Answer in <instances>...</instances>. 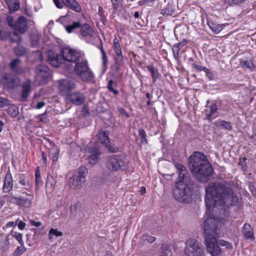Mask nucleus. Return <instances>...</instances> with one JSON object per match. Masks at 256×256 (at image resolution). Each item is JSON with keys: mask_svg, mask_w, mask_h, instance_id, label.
<instances>
[{"mask_svg": "<svg viewBox=\"0 0 256 256\" xmlns=\"http://www.w3.org/2000/svg\"><path fill=\"white\" fill-rule=\"evenodd\" d=\"M6 22L10 28L12 29L14 26V17L12 16H8L6 18Z\"/></svg>", "mask_w": 256, "mask_h": 256, "instance_id": "obj_47", "label": "nucleus"}, {"mask_svg": "<svg viewBox=\"0 0 256 256\" xmlns=\"http://www.w3.org/2000/svg\"><path fill=\"white\" fill-rule=\"evenodd\" d=\"M147 68L152 74L153 82H155L160 76L158 69L156 68L152 64L148 65Z\"/></svg>", "mask_w": 256, "mask_h": 256, "instance_id": "obj_34", "label": "nucleus"}, {"mask_svg": "<svg viewBox=\"0 0 256 256\" xmlns=\"http://www.w3.org/2000/svg\"><path fill=\"white\" fill-rule=\"evenodd\" d=\"M35 54L37 60H39L40 62H42L43 60L42 54L40 50H37L36 51Z\"/></svg>", "mask_w": 256, "mask_h": 256, "instance_id": "obj_51", "label": "nucleus"}, {"mask_svg": "<svg viewBox=\"0 0 256 256\" xmlns=\"http://www.w3.org/2000/svg\"><path fill=\"white\" fill-rule=\"evenodd\" d=\"M194 185L181 184L180 182L176 183V186L172 192L174 198L180 202L188 204L192 202V196L194 193Z\"/></svg>", "mask_w": 256, "mask_h": 256, "instance_id": "obj_3", "label": "nucleus"}, {"mask_svg": "<svg viewBox=\"0 0 256 256\" xmlns=\"http://www.w3.org/2000/svg\"><path fill=\"white\" fill-rule=\"evenodd\" d=\"M54 4L58 8H62V4L60 2V0H54Z\"/></svg>", "mask_w": 256, "mask_h": 256, "instance_id": "obj_64", "label": "nucleus"}, {"mask_svg": "<svg viewBox=\"0 0 256 256\" xmlns=\"http://www.w3.org/2000/svg\"><path fill=\"white\" fill-rule=\"evenodd\" d=\"M184 254L187 256H204V250L201 243L194 238L188 239L185 242Z\"/></svg>", "mask_w": 256, "mask_h": 256, "instance_id": "obj_4", "label": "nucleus"}, {"mask_svg": "<svg viewBox=\"0 0 256 256\" xmlns=\"http://www.w3.org/2000/svg\"><path fill=\"white\" fill-rule=\"evenodd\" d=\"M47 60L50 65L56 68L59 67L65 62L64 58L62 54H58L52 50L48 52Z\"/></svg>", "mask_w": 256, "mask_h": 256, "instance_id": "obj_13", "label": "nucleus"}, {"mask_svg": "<svg viewBox=\"0 0 256 256\" xmlns=\"http://www.w3.org/2000/svg\"><path fill=\"white\" fill-rule=\"evenodd\" d=\"M80 34L83 36H92L94 31L93 28L88 24H81Z\"/></svg>", "mask_w": 256, "mask_h": 256, "instance_id": "obj_24", "label": "nucleus"}, {"mask_svg": "<svg viewBox=\"0 0 256 256\" xmlns=\"http://www.w3.org/2000/svg\"><path fill=\"white\" fill-rule=\"evenodd\" d=\"M13 181L10 170H8L4 178V182L2 187L4 192H10L12 188Z\"/></svg>", "mask_w": 256, "mask_h": 256, "instance_id": "obj_20", "label": "nucleus"}, {"mask_svg": "<svg viewBox=\"0 0 256 256\" xmlns=\"http://www.w3.org/2000/svg\"><path fill=\"white\" fill-rule=\"evenodd\" d=\"M170 248V246L167 244H162V249L163 252H166Z\"/></svg>", "mask_w": 256, "mask_h": 256, "instance_id": "obj_62", "label": "nucleus"}, {"mask_svg": "<svg viewBox=\"0 0 256 256\" xmlns=\"http://www.w3.org/2000/svg\"><path fill=\"white\" fill-rule=\"evenodd\" d=\"M26 250V248L24 246H18L13 254V256H19Z\"/></svg>", "mask_w": 256, "mask_h": 256, "instance_id": "obj_43", "label": "nucleus"}, {"mask_svg": "<svg viewBox=\"0 0 256 256\" xmlns=\"http://www.w3.org/2000/svg\"><path fill=\"white\" fill-rule=\"evenodd\" d=\"M18 176V182L22 186H24V188L26 190V192H22V193L23 194H25L27 196H30V194L32 193V191L31 190L32 188V184L31 183L26 179V177L24 174H20Z\"/></svg>", "mask_w": 256, "mask_h": 256, "instance_id": "obj_19", "label": "nucleus"}, {"mask_svg": "<svg viewBox=\"0 0 256 256\" xmlns=\"http://www.w3.org/2000/svg\"><path fill=\"white\" fill-rule=\"evenodd\" d=\"M210 112H211V113L215 114L218 111V106L216 104H212L210 106Z\"/></svg>", "mask_w": 256, "mask_h": 256, "instance_id": "obj_54", "label": "nucleus"}, {"mask_svg": "<svg viewBox=\"0 0 256 256\" xmlns=\"http://www.w3.org/2000/svg\"><path fill=\"white\" fill-rule=\"evenodd\" d=\"M76 82L72 79H63L59 81L58 89L60 92L65 94L71 92L70 91L75 89Z\"/></svg>", "mask_w": 256, "mask_h": 256, "instance_id": "obj_14", "label": "nucleus"}, {"mask_svg": "<svg viewBox=\"0 0 256 256\" xmlns=\"http://www.w3.org/2000/svg\"><path fill=\"white\" fill-rule=\"evenodd\" d=\"M111 1H112V3L113 4L114 8L116 10H117L118 8L120 6V0H111Z\"/></svg>", "mask_w": 256, "mask_h": 256, "instance_id": "obj_53", "label": "nucleus"}, {"mask_svg": "<svg viewBox=\"0 0 256 256\" xmlns=\"http://www.w3.org/2000/svg\"><path fill=\"white\" fill-rule=\"evenodd\" d=\"M22 37L16 32H14L12 36L10 38V40L12 42L20 43L22 41Z\"/></svg>", "mask_w": 256, "mask_h": 256, "instance_id": "obj_38", "label": "nucleus"}, {"mask_svg": "<svg viewBox=\"0 0 256 256\" xmlns=\"http://www.w3.org/2000/svg\"><path fill=\"white\" fill-rule=\"evenodd\" d=\"M102 60L103 64H104V66H106L108 62L107 56H106V52L103 51L102 52Z\"/></svg>", "mask_w": 256, "mask_h": 256, "instance_id": "obj_52", "label": "nucleus"}, {"mask_svg": "<svg viewBox=\"0 0 256 256\" xmlns=\"http://www.w3.org/2000/svg\"><path fill=\"white\" fill-rule=\"evenodd\" d=\"M80 26L81 23L80 21L74 22L71 24L66 26V29L68 33H71L74 30L80 28Z\"/></svg>", "mask_w": 256, "mask_h": 256, "instance_id": "obj_35", "label": "nucleus"}, {"mask_svg": "<svg viewBox=\"0 0 256 256\" xmlns=\"http://www.w3.org/2000/svg\"><path fill=\"white\" fill-rule=\"evenodd\" d=\"M208 24L215 34L219 33L223 29V26L222 24H218L213 21H208Z\"/></svg>", "mask_w": 256, "mask_h": 256, "instance_id": "obj_31", "label": "nucleus"}, {"mask_svg": "<svg viewBox=\"0 0 256 256\" xmlns=\"http://www.w3.org/2000/svg\"><path fill=\"white\" fill-rule=\"evenodd\" d=\"M8 112L11 116L16 118L19 114L18 108L14 106H10L8 109Z\"/></svg>", "mask_w": 256, "mask_h": 256, "instance_id": "obj_36", "label": "nucleus"}, {"mask_svg": "<svg viewBox=\"0 0 256 256\" xmlns=\"http://www.w3.org/2000/svg\"><path fill=\"white\" fill-rule=\"evenodd\" d=\"M36 74L44 78H46L50 76V70L49 68L44 65H40L35 70Z\"/></svg>", "mask_w": 256, "mask_h": 256, "instance_id": "obj_21", "label": "nucleus"}, {"mask_svg": "<svg viewBox=\"0 0 256 256\" xmlns=\"http://www.w3.org/2000/svg\"><path fill=\"white\" fill-rule=\"evenodd\" d=\"M74 71L76 74L84 82L92 81L94 78V74L85 60L75 63Z\"/></svg>", "mask_w": 256, "mask_h": 256, "instance_id": "obj_6", "label": "nucleus"}, {"mask_svg": "<svg viewBox=\"0 0 256 256\" xmlns=\"http://www.w3.org/2000/svg\"><path fill=\"white\" fill-rule=\"evenodd\" d=\"M45 102L43 101L39 102L36 104V108L38 109H40L42 108L45 105Z\"/></svg>", "mask_w": 256, "mask_h": 256, "instance_id": "obj_63", "label": "nucleus"}, {"mask_svg": "<svg viewBox=\"0 0 256 256\" xmlns=\"http://www.w3.org/2000/svg\"><path fill=\"white\" fill-rule=\"evenodd\" d=\"M58 152H54L52 156V160L54 162L57 161L58 160Z\"/></svg>", "mask_w": 256, "mask_h": 256, "instance_id": "obj_61", "label": "nucleus"}, {"mask_svg": "<svg viewBox=\"0 0 256 256\" xmlns=\"http://www.w3.org/2000/svg\"><path fill=\"white\" fill-rule=\"evenodd\" d=\"M62 1L64 4L72 10L76 12H79L81 10L80 6L76 0H62Z\"/></svg>", "mask_w": 256, "mask_h": 256, "instance_id": "obj_23", "label": "nucleus"}, {"mask_svg": "<svg viewBox=\"0 0 256 256\" xmlns=\"http://www.w3.org/2000/svg\"><path fill=\"white\" fill-rule=\"evenodd\" d=\"M6 2L10 13L14 12L19 9L20 2L18 0H6Z\"/></svg>", "mask_w": 256, "mask_h": 256, "instance_id": "obj_26", "label": "nucleus"}, {"mask_svg": "<svg viewBox=\"0 0 256 256\" xmlns=\"http://www.w3.org/2000/svg\"><path fill=\"white\" fill-rule=\"evenodd\" d=\"M12 30L20 34H25L28 30L27 20L24 16H19L14 22Z\"/></svg>", "mask_w": 256, "mask_h": 256, "instance_id": "obj_16", "label": "nucleus"}, {"mask_svg": "<svg viewBox=\"0 0 256 256\" xmlns=\"http://www.w3.org/2000/svg\"><path fill=\"white\" fill-rule=\"evenodd\" d=\"M62 232H61L58 231L56 229H54L53 228H51L48 233V238L50 240L52 239V236H55L56 237L62 236Z\"/></svg>", "mask_w": 256, "mask_h": 256, "instance_id": "obj_39", "label": "nucleus"}, {"mask_svg": "<svg viewBox=\"0 0 256 256\" xmlns=\"http://www.w3.org/2000/svg\"><path fill=\"white\" fill-rule=\"evenodd\" d=\"M40 38V34L37 32H33L30 34V44L32 47L38 45Z\"/></svg>", "mask_w": 256, "mask_h": 256, "instance_id": "obj_28", "label": "nucleus"}, {"mask_svg": "<svg viewBox=\"0 0 256 256\" xmlns=\"http://www.w3.org/2000/svg\"><path fill=\"white\" fill-rule=\"evenodd\" d=\"M28 198L20 196H12V202L18 206L29 208L32 203V196H28Z\"/></svg>", "mask_w": 256, "mask_h": 256, "instance_id": "obj_18", "label": "nucleus"}, {"mask_svg": "<svg viewBox=\"0 0 256 256\" xmlns=\"http://www.w3.org/2000/svg\"><path fill=\"white\" fill-rule=\"evenodd\" d=\"M61 53L64 58L65 61L76 63L81 57L80 52L70 48L69 47H66L62 49Z\"/></svg>", "mask_w": 256, "mask_h": 256, "instance_id": "obj_11", "label": "nucleus"}, {"mask_svg": "<svg viewBox=\"0 0 256 256\" xmlns=\"http://www.w3.org/2000/svg\"><path fill=\"white\" fill-rule=\"evenodd\" d=\"M141 240L144 241H147L148 242L152 243L154 242L156 240V238L154 236H150L148 234H144L142 237Z\"/></svg>", "mask_w": 256, "mask_h": 256, "instance_id": "obj_41", "label": "nucleus"}, {"mask_svg": "<svg viewBox=\"0 0 256 256\" xmlns=\"http://www.w3.org/2000/svg\"><path fill=\"white\" fill-rule=\"evenodd\" d=\"M218 238V236L212 238L208 236L205 238L204 243L206 251L212 256H218L221 254L222 250L219 246Z\"/></svg>", "mask_w": 256, "mask_h": 256, "instance_id": "obj_9", "label": "nucleus"}, {"mask_svg": "<svg viewBox=\"0 0 256 256\" xmlns=\"http://www.w3.org/2000/svg\"><path fill=\"white\" fill-rule=\"evenodd\" d=\"M174 12V10L171 6H168L166 8L162 10L160 13L162 15H168L171 16Z\"/></svg>", "mask_w": 256, "mask_h": 256, "instance_id": "obj_44", "label": "nucleus"}, {"mask_svg": "<svg viewBox=\"0 0 256 256\" xmlns=\"http://www.w3.org/2000/svg\"><path fill=\"white\" fill-rule=\"evenodd\" d=\"M90 152L92 154H96V156L100 154V152L99 150H98L96 147H92L90 148Z\"/></svg>", "mask_w": 256, "mask_h": 256, "instance_id": "obj_59", "label": "nucleus"}, {"mask_svg": "<svg viewBox=\"0 0 256 256\" xmlns=\"http://www.w3.org/2000/svg\"><path fill=\"white\" fill-rule=\"evenodd\" d=\"M214 124L217 128H222L227 130H231L232 129L230 122L224 120L216 121Z\"/></svg>", "mask_w": 256, "mask_h": 256, "instance_id": "obj_32", "label": "nucleus"}, {"mask_svg": "<svg viewBox=\"0 0 256 256\" xmlns=\"http://www.w3.org/2000/svg\"><path fill=\"white\" fill-rule=\"evenodd\" d=\"M2 80L4 85L9 88H14L18 86L16 78L10 74H4L2 76Z\"/></svg>", "mask_w": 256, "mask_h": 256, "instance_id": "obj_17", "label": "nucleus"}, {"mask_svg": "<svg viewBox=\"0 0 256 256\" xmlns=\"http://www.w3.org/2000/svg\"><path fill=\"white\" fill-rule=\"evenodd\" d=\"M175 166L178 172V180L177 182H180L181 184H187L188 183L190 185H194V182L191 180L190 174L184 166L176 164Z\"/></svg>", "mask_w": 256, "mask_h": 256, "instance_id": "obj_12", "label": "nucleus"}, {"mask_svg": "<svg viewBox=\"0 0 256 256\" xmlns=\"http://www.w3.org/2000/svg\"><path fill=\"white\" fill-rule=\"evenodd\" d=\"M36 179V188L38 190L40 188V184H42L41 178H35Z\"/></svg>", "mask_w": 256, "mask_h": 256, "instance_id": "obj_58", "label": "nucleus"}, {"mask_svg": "<svg viewBox=\"0 0 256 256\" xmlns=\"http://www.w3.org/2000/svg\"><path fill=\"white\" fill-rule=\"evenodd\" d=\"M188 166L200 182H207L214 172V169L206 156L198 152H194L188 158Z\"/></svg>", "mask_w": 256, "mask_h": 256, "instance_id": "obj_2", "label": "nucleus"}, {"mask_svg": "<svg viewBox=\"0 0 256 256\" xmlns=\"http://www.w3.org/2000/svg\"><path fill=\"white\" fill-rule=\"evenodd\" d=\"M219 222L212 218H206L203 223L205 238L218 236L217 229Z\"/></svg>", "mask_w": 256, "mask_h": 256, "instance_id": "obj_7", "label": "nucleus"}, {"mask_svg": "<svg viewBox=\"0 0 256 256\" xmlns=\"http://www.w3.org/2000/svg\"><path fill=\"white\" fill-rule=\"evenodd\" d=\"M9 34L5 30L0 29V40H5L8 38Z\"/></svg>", "mask_w": 256, "mask_h": 256, "instance_id": "obj_49", "label": "nucleus"}, {"mask_svg": "<svg viewBox=\"0 0 256 256\" xmlns=\"http://www.w3.org/2000/svg\"><path fill=\"white\" fill-rule=\"evenodd\" d=\"M242 233L244 238L246 239L254 240V236L253 232V228L252 226L248 224H245L242 228Z\"/></svg>", "mask_w": 256, "mask_h": 256, "instance_id": "obj_22", "label": "nucleus"}, {"mask_svg": "<svg viewBox=\"0 0 256 256\" xmlns=\"http://www.w3.org/2000/svg\"><path fill=\"white\" fill-rule=\"evenodd\" d=\"M14 52L17 56H22L26 54L27 50L23 46L18 45L14 48Z\"/></svg>", "mask_w": 256, "mask_h": 256, "instance_id": "obj_33", "label": "nucleus"}, {"mask_svg": "<svg viewBox=\"0 0 256 256\" xmlns=\"http://www.w3.org/2000/svg\"><path fill=\"white\" fill-rule=\"evenodd\" d=\"M8 100L2 98H0V108H2L7 104Z\"/></svg>", "mask_w": 256, "mask_h": 256, "instance_id": "obj_57", "label": "nucleus"}, {"mask_svg": "<svg viewBox=\"0 0 256 256\" xmlns=\"http://www.w3.org/2000/svg\"><path fill=\"white\" fill-rule=\"evenodd\" d=\"M114 53L117 56V58H116V64H118L119 62H122L123 61L124 56L122 54V48L120 44L116 46H114Z\"/></svg>", "mask_w": 256, "mask_h": 256, "instance_id": "obj_30", "label": "nucleus"}, {"mask_svg": "<svg viewBox=\"0 0 256 256\" xmlns=\"http://www.w3.org/2000/svg\"><path fill=\"white\" fill-rule=\"evenodd\" d=\"M46 192L47 193L51 194L54 191V186L52 183L46 182Z\"/></svg>", "mask_w": 256, "mask_h": 256, "instance_id": "obj_50", "label": "nucleus"}, {"mask_svg": "<svg viewBox=\"0 0 256 256\" xmlns=\"http://www.w3.org/2000/svg\"><path fill=\"white\" fill-rule=\"evenodd\" d=\"M219 246H225L228 249H232V246L230 243L226 240H221L218 242Z\"/></svg>", "mask_w": 256, "mask_h": 256, "instance_id": "obj_48", "label": "nucleus"}, {"mask_svg": "<svg viewBox=\"0 0 256 256\" xmlns=\"http://www.w3.org/2000/svg\"><path fill=\"white\" fill-rule=\"evenodd\" d=\"M18 228L20 230H24L26 226V224L22 221H20L18 224Z\"/></svg>", "mask_w": 256, "mask_h": 256, "instance_id": "obj_60", "label": "nucleus"}, {"mask_svg": "<svg viewBox=\"0 0 256 256\" xmlns=\"http://www.w3.org/2000/svg\"><path fill=\"white\" fill-rule=\"evenodd\" d=\"M66 98L70 102L76 106L82 105L86 100L84 94L80 91L68 93Z\"/></svg>", "mask_w": 256, "mask_h": 256, "instance_id": "obj_15", "label": "nucleus"}, {"mask_svg": "<svg viewBox=\"0 0 256 256\" xmlns=\"http://www.w3.org/2000/svg\"><path fill=\"white\" fill-rule=\"evenodd\" d=\"M192 67L195 68L198 71L201 72L204 70L206 74H212L210 71L206 67L196 64L195 63L192 64Z\"/></svg>", "mask_w": 256, "mask_h": 256, "instance_id": "obj_40", "label": "nucleus"}, {"mask_svg": "<svg viewBox=\"0 0 256 256\" xmlns=\"http://www.w3.org/2000/svg\"><path fill=\"white\" fill-rule=\"evenodd\" d=\"M30 82H26L22 86V98L26 100L30 92Z\"/></svg>", "mask_w": 256, "mask_h": 256, "instance_id": "obj_27", "label": "nucleus"}, {"mask_svg": "<svg viewBox=\"0 0 256 256\" xmlns=\"http://www.w3.org/2000/svg\"><path fill=\"white\" fill-rule=\"evenodd\" d=\"M98 157L96 156V154H92L88 158V162L90 164L92 165L94 164L98 160Z\"/></svg>", "mask_w": 256, "mask_h": 256, "instance_id": "obj_46", "label": "nucleus"}, {"mask_svg": "<svg viewBox=\"0 0 256 256\" xmlns=\"http://www.w3.org/2000/svg\"><path fill=\"white\" fill-rule=\"evenodd\" d=\"M138 135L140 136L141 142L144 144H148V140L146 138V135L144 129H140L138 130Z\"/></svg>", "mask_w": 256, "mask_h": 256, "instance_id": "obj_42", "label": "nucleus"}, {"mask_svg": "<svg viewBox=\"0 0 256 256\" xmlns=\"http://www.w3.org/2000/svg\"><path fill=\"white\" fill-rule=\"evenodd\" d=\"M206 192V213L210 215L211 210L217 207L220 208V216L222 220L228 217L230 207L236 205L238 202V197L232 190L220 182L209 184Z\"/></svg>", "mask_w": 256, "mask_h": 256, "instance_id": "obj_1", "label": "nucleus"}, {"mask_svg": "<svg viewBox=\"0 0 256 256\" xmlns=\"http://www.w3.org/2000/svg\"><path fill=\"white\" fill-rule=\"evenodd\" d=\"M188 43V41L184 40L181 42H180L173 46L172 48L173 56L176 60H178L179 57V52L182 46H185Z\"/></svg>", "mask_w": 256, "mask_h": 256, "instance_id": "obj_25", "label": "nucleus"}, {"mask_svg": "<svg viewBox=\"0 0 256 256\" xmlns=\"http://www.w3.org/2000/svg\"><path fill=\"white\" fill-rule=\"evenodd\" d=\"M9 242L8 240H6L4 242L2 246V250L3 251H6L9 248Z\"/></svg>", "mask_w": 256, "mask_h": 256, "instance_id": "obj_55", "label": "nucleus"}, {"mask_svg": "<svg viewBox=\"0 0 256 256\" xmlns=\"http://www.w3.org/2000/svg\"><path fill=\"white\" fill-rule=\"evenodd\" d=\"M124 161L120 155H112L108 156L106 163L107 169L110 172H117L124 167Z\"/></svg>", "mask_w": 256, "mask_h": 256, "instance_id": "obj_8", "label": "nucleus"}, {"mask_svg": "<svg viewBox=\"0 0 256 256\" xmlns=\"http://www.w3.org/2000/svg\"><path fill=\"white\" fill-rule=\"evenodd\" d=\"M20 62V60L19 58H16L13 60L10 64V68L15 73L17 74H20L22 70V69L18 68L16 67L18 64Z\"/></svg>", "mask_w": 256, "mask_h": 256, "instance_id": "obj_29", "label": "nucleus"}, {"mask_svg": "<svg viewBox=\"0 0 256 256\" xmlns=\"http://www.w3.org/2000/svg\"><path fill=\"white\" fill-rule=\"evenodd\" d=\"M108 132L104 130H100L96 135L100 142L111 153H116L119 152V148L113 144H110L108 136Z\"/></svg>", "mask_w": 256, "mask_h": 256, "instance_id": "obj_10", "label": "nucleus"}, {"mask_svg": "<svg viewBox=\"0 0 256 256\" xmlns=\"http://www.w3.org/2000/svg\"><path fill=\"white\" fill-rule=\"evenodd\" d=\"M12 236L14 237L16 239L20 242V244L22 245H24V242L22 240V234L20 233H18L16 232H12Z\"/></svg>", "mask_w": 256, "mask_h": 256, "instance_id": "obj_45", "label": "nucleus"}, {"mask_svg": "<svg viewBox=\"0 0 256 256\" xmlns=\"http://www.w3.org/2000/svg\"><path fill=\"white\" fill-rule=\"evenodd\" d=\"M240 64L244 68H247L249 69H252L254 68V66L251 60H241Z\"/></svg>", "mask_w": 256, "mask_h": 256, "instance_id": "obj_37", "label": "nucleus"}, {"mask_svg": "<svg viewBox=\"0 0 256 256\" xmlns=\"http://www.w3.org/2000/svg\"><path fill=\"white\" fill-rule=\"evenodd\" d=\"M88 174V170L84 166L77 169L76 173L70 180V187L75 190H80L86 182V177Z\"/></svg>", "mask_w": 256, "mask_h": 256, "instance_id": "obj_5", "label": "nucleus"}, {"mask_svg": "<svg viewBox=\"0 0 256 256\" xmlns=\"http://www.w3.org/2000/svg\"><path fill=\"white\" fill-rule=\"evenodd\" d=\"M118 110L120 114L124 115L126 118H128L130 117L129 114L126 111V110L124 108H120L118 109Z\"/></svg>", "mask_w": 256, "mask_h": 256, "instance_id": "obj_56", "label": "nucleus"}]
</instances>
